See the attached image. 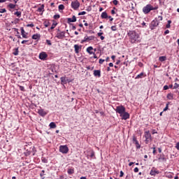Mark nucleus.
Masks as SVG:
<instances>
[{
    "label": "nucleus",
    "instance_id": "44",
    "mask_svg": "<svg viewBox=\"0 0 179 179\" xmlns=\"http://www.w3.org/2000/svg\"><path fill=\"white\" fill-rule=\"evenodd\" d=\"M27 27H34V24L33 23H31V24H28L27 25Z\"/></svg>",
    "mask_w": 179,
    "mask_h": 179
},
{
    "label": "nucleus",
    "instance_id": "16",
    "mask_svg": "<svg viewBox=\"0 0 179 179\" xmlns=\"http://www.w3.org/2000/svg\"><path fill=\"white\" fill-rule=\"evenodd\" d=\"M74 48L76 54H79V50H80L81 46L79 45H74Z\"/></svg>",
    "mask_w": 179,
    "mask_h": 179
},
{
    "label": "nucleus",
    "instance_id": "3",
    "mask_svg": "<svg viewBox=\"0 0 179 179\" xmlns=\"http://www.w3.org/2000/svg\"><path fill=\"white\" fill-rule=\"evenodd\" d=\"M115 111L116 113H117V114H120V116L122 115V114H124V112L125 111V107H124V106H117Z\"/></svg>",
    "mask_w": 179,
    "mask_h": 179
},
{
    "label": "nucleus",
    "instance_id": "59",
    "mask_svg": "<svg viewBox=\"0 0 179 179\" xmlns=\"http://www.w3.org/2000/svg\"><path fill=\"white\" fill-rule=\"evenodd\" d=\"M27 41H22L21 43H22V44H26V43H27Z\"/></svg>",
    "mask_w": 179,
    "mask_h": 179
},
{
    "label": "nucleus",
    "instance_id": "37",
    "mask_svg": "<svg viewBox=\"0 0 179 179\" xmlns=\"http://www.w3.org/2000/svg\"><path fill=\"white\" fill-rule=\"evenodd\" d=\"M86 42H87V36H85L84 37V39L82 40V41H81V43H86Z\"/></svg>",
    "mask_w": 179,
    "mask_h": 179
},
{
    "label": "nucleus",
    "instance_id": "48",
    "mask_svg": "<svg viewBox=\"0 0 179 179\" xmlns=\"http://www.w3.org/2000/svg\"><path fill=\"white\" fill-rule=\"evenodd\" d=\"M134 173H138L139 171V169L138 167H136L134 170Z\"/></svg>",
    "mask_w": 179,
    "mask_h": 179
},
{
    "label": "nucleus",
    "instance_id": "22",
    "mask_svg": "<svg viewBox=\"0 0 179 179\" xmlns=\"http://www.w3.org/2000/svg\"><path fill=\"white\" fill-rule=\"evenodd\" d=\"M49 127L51 129L57 128V124H55V122H52L50 123Z\"/></svg>",
    "mask_w": 179,
    "mask_h": 179
},
{
    "label": "nucleus",
    "instance_id": "20",
    "mask_svg": "<svg viewBox=\"0 0 179 179\" xmlns=\"http://www.w3.org/2000/svg\"><path fill=\"white\" fill-rule=\"evenodd\" d=\"M166 59H167V57L166 56H161L159 57V61H160V62H164Z\"/></svg>",
    "mask_w": 179,
    "mask_h": 179
},
{
    "label": "nucleus",
    "instance_id": "63",
    "mask_svg": "<svg viewBox=\"0 0 179 179\" xmlns=\"http://www.w3.org/2000/svg\"><path fill=\"white\" fill-rule=\"evenodd\" d=\"M111 58H112V59L114 61V59H115V55L111 56Z\"/></svg>",
    "mask_w": 179,
    "mask_h": 179
},
{
    "label": "nucleus",
    "instance_id": "56",
    "mask_svg": "<svg viewBox=\"0 0 179 179\" xmlns=\"http://www.w3.org/2000/svg\"><path fill=\"white\" fill-rule=\"evenodd\" d=\"M98 36L99 37H101V36H103V32L98 33Z\"/></svg>",
    "mask_w": 179,
    "mask_h": 179
},
{
    "label": "nucleus",
    "instance_id": "18",
    "mask_svg": "<svg viewBox=\"0 0 179 179\" xmlns=\"http://www.w3.org/2000/svg\"><path fill=\"white\" fill-rule=\"evenodd\" d=\"M40 37H41V36L40 35V34H34V35L32 36V39H33V40H40Z\"/></svg>",
    "mask_w": 179,
    "mask_h": 179
},
{
    "label": "nucleus",
    "instance_id": "50",
    "mask_svg": "<svg viewBox=\"0 0 179 179\" xmlns=\"http://www.w3.org/2000/svg\"><path fill=\"white\" fill-rule=\"evenodd\" d=\"M14 55H18L19 51L16 49L15 52H13Z\"/></svg>",
    "mask_w": 179,
    "mask_h": 179
},
{
    "label": "nucleus",
    "instance_id": "30",
    "mask_svg": "<svg viewBox=\"0 0 179 179\" xmlns=\"http://www.w3.org/2000/svg\"><path fill=\"white\" fill-rule=\"evenodd\" d=\"M43 10H44V4L39 7L37 10L38 12H43Z\"/></svg>",
    "mask_w": 179,
    "mask_h": 179
},
{
    "label": "nucleus",
    "instance_id": "31",
    "mask_svg": "<svg viewBox=\"0 0 179 179\" xmlns=\"http://www.w3.org/2000/svg\"><path fill=\"white\" fill-rule=\"evenodd\" d=\"M67 173H68V174H70V175L73 174V173H75V171L72 169H70L67 171Z\"/></svg>",
    "mask_w": 179,
    "mask_h": 179
},
{
    "label": "nucleus",
    "instance_id": "32",
    "mask_svg": "<svg viewBox=\"0 0 179 179\" xmlns=\"http://www.w3.org/2000/svg\"><path fill=\"white\" fill-rule=\"evenodd\" d=\"M65 9V6L63 4H60L59 6V10H64Z\"/></svg>",
    "mask_w": 179,
    "mask_h": 179
},
{
    "label": "nucleus",
    "instance_id": "40",
    "mask_svg": "<svg viewBox=\"0 0 179 179\" xmlns=\"http://www.w3.org/2000/svg\"><path fill=\"white\" fill-rule=\"evenodd\" d=\"M111 30L113 31H115L117 30V26H112L111 27Z\"/></svg>",
    "mask_w": 179,
    "mask_h": 179
},
{
    "label": "nucleus",
    "instance_id": "19",
    "mask_svg": "<svg viewBox=\"0 0 179 179\" xmlns=\"http://www.w3.org/2000/svg\"><path fill=\"white\" fill-rule=\"evenodd\" d=\"M101 19H107V17H108V15L106 12H103L101 15Z\"/></svg>",
    "mask_w": 179,
    "mask_h": 179
},
{
    "label": "nucleus",
    "instance_id": "1",
    "mask_svg": "<svg viewBox=\"0 0 179 179\" xmlns=\"http://www.w3.org/2000/svg\"><path fill=\"white\" fill-rule=\"evenodd\" d=\"M128 36L129 37V41L131 44H138V43H141V35L138 34L135 31H129L128 33Z\"/></svg>",
    "mask_w": 179,
    "mask_h": 179
},
{
    "label": "nucleus",
    "instance_id": "33",
    "mask_svg": "<svg viewBox=\"0 0 179 179\" xmlns=\"http://www.w3.org/2000/svg\"><path fill=\"white\" fill-rule=\"evenodd\" d=\"M171 24V20H168V24L166 25V29H170Z\"/></svg>",
    "mask_w": 179,
    "mask_h": 179
},
{
    "label": "nucleus",
    "instance_id": "34",
    "mask_svg": "<svg viewBox=\"0 0 179 179\" xmlns=\"http://www.w3.org/2000/svg\"><path fill=\"white\" fill-rule=\"evenodd\" d=\"M43 24H44L45 27H48V26H50V22L45 21Z\"/></svg>",
    "mask_w": 179,
    "mask_h": 179
},
{
    "label": "nucleus",
    "instance_id": "53",
    "mask_svg": "<svg viewBox=\"0 0 179 179\" xmlns=\"http://www.w3.org/2000/svg\"><path fill=\"white\" fill-rule=\"evenodd\" d=\"M104 61H106V60H104V59H99V64H103V62H104Z\"/></svg>",
    "mask_w": 179,
    "mask_h": 179
},
{
    "label": "nucleus",
    "instance_id": "8",
    "mask_svg": "<svg viewBox=\"0 0 179 179\" xmlns=\"http://www.w3.org/2000/svg\"><path fill=\"white\" fill-rule=\"evenodd\" d=\"M56 37L59 40H62V38H65V31L57 32Z\"/></svg>",
    "mask_w": 179,
    "mask_h": 179
},
{
    "label": "nucleus",
    "instance_id": "24",
    "mask_svg": "<svg viewBox=\"0 0 179 179\" xmlns=\"http://www.w3.org/2000/svg\"><path fill=\"white\" fill-rule=\"evenodd\" d=\"M61 84L62 85H66V78L65 77L61 78Z\"/></svg>",
    "mask_w": 179,
    "mask_h": 179
},
{
    "label": "nucleus",
    "instance_id": "49",
    "mask_svg": "<svg viewBox=\"0 0 179 179\" xmlns=\"http://www.w3.org/2000/svg\"><path fill=\"white\" fill-rule=\"evenodd\" d=\"M152 149H153V152H152L153 155H156V147H153Z\"/></svg>",
    "mask_w": 179,
    "mask_h": 179
},
{
    "label": "nucleus",
    "instance_id": "12",
    "mask_svg": "<svg viewBox=\"0 0 179 179\" xmlns=\"http://www.w3.org/2000/svg\"><path fill=\"white\" fill-rule=\"evenodd\" d=\"M159 162H167V158L164 157V155H160L159 157L158 158Z\"/></svg>",
    "mask_w": 179,
    "mask_h": 179
},
{
    "label": "nucleus",
    "instance_id": "6",
    "mask_svg": "<svg viewBox=\"0 0 179 179\" xmlns=\"http://www.w3.org/2000/svg\"><path fill=\"white\" fill-rule=\"evenodd\" d=\"M59 152H61V153L66 154L69 152V148H68V146L66 145H61L59 147Z\"/></svg>",
    "mask_w": 179,
    "mask_h": 179
},
{
    "label": "nucleus",
    "instance_id": "52",
    "mask_svg": "<svg viewBox=\"0 0 179 179\" xmlns=\"http://www.w3.org/2000/svg\"><path fill=\"white\" fill-rule=\"evenodd\" d=\"M169 110V104H166V106L164 108V111H167Z\"/></svg>",
    "mask_w": 179,
    "mask_h": 179
},
{
    "label": "nucleus",
    "instance_id": "55",
    "mask_svg": "<svg viewBox=\"0 0 179 179\" xmlns=\"http://www.w3.org/2000/svg\"><path fill=\"white\" fill-rule=\"evenodd\" d=\"M169 33H170V31L169 29H166L165 31H164V34H169Z\"/></svg>",
    "mask_w": 179,
    "mask_h": 179
},
{
    "label": "nucleus",
    "instance_id": "60",
    "mask_svg": "<svg viewBox=\"0 0 179 179\" xmlns=\"http://www.w3.org/2000/svg\"><path fill=\"white\" fill-rule=\"evenodd\" d=\"M93 54V55H94V58L96 59H97V56L96 55V53H92Z\"/></svg>",
    "mask_w": 179,
    "mask_h": 179
},
{
    "label": "nucleus",
    "instance_id": "35",
    "mask_svg": "<svg viewBox=\"0 0 179 179\" xmlns=\"http://www.w3.org/2000/svg\"><path fill=\"white\" fill-rule=\"evenodd\" d=\"M155 19H157V22H161V20H163V17L159 15Z\"/></svg>",
    "mask_w": 179,
    "mask_h": 179
},
{
    "label": "nucleus",
    "instance_id": "10",
    "mask_svg": "<svg viewBox=\"0 0 179 179\" xmlns=\"http://www.w3.org/2000/svg\"><path fill=\"white\" fill-rule=\"evenodd\" d=\"M38 114H39L41 117H45V115H47V112H45L44 109L41 108L38 110Z\"/></svg>",
    "mask_w": 179,
    "mask_h": 179
},
{
    "label": "nucleus",
    "instance_id": "21",
    "mask_svg": "<svg viewBox=\"0 0 179 179\" xmlns=\"http://www.w3.org/2000/svg\"><path fill=\"white\" fill-rule=\"evenodd\" d=\"M7 8H9V9H15V8H16V4L9 3L7 6Z\"/></svg>",
    "mask_w": 179,
    "mask_h": 179
},
{
    "label": "nucleus",
    "instance_id": "27",
    "mask_svg": "<svg viewBox=\"0 0 179 179\" xmlns=\"http://www.w3.org/2000/svg\"><path fill=\"white\" fill-rule=\"evenodd\" d=\"M14 15L17 16V17H20L22 16V12L21 11H16L14 13Z\"/></svg>",
    "mask_w": 179,
    "mask_h": 179
},
{
    "label": "nucleus",
    "instance_id": "46",
    "mask_svg": "<svg viewBox=\"0 0 179 179\" xmlns=\"http://www.w3.org/2000/svg\"><path fill=\"white\" fill-rule=\"evenodd\" d=\"M45 173V171L44 170H43L40 174L41 177H44V173Z\"/></svg>",
    "mask_w": 179,
    "mask_h": 179
},
{
    "label": "nucleus",
    "instance_id": "41",
    "mask_svg": "<svg viewBox=\"0 0 179 179\" xmlns=\"http://www.w3.org/2000/svg\"><path fill=\"white\" fill-rule=\"evenodd\" d=\"M178 87H179V85L177 83H176L174 84L173 89H178Z\"/></svg>",
    "mask_w": 179,
    "mask_h": 179
},
{
    "label": "nucleus",
    "instance_id": "57",
    "mask_svg": "<svg viewBox=\"0 0 179 179\" xmlns=\"http://www.w3.org/2000/svg\"><path fill=\"white\" fill-rule=\"evenodd\" d=\"M108 18L110 19V22H113V20H114V18H113L111 16H109Z\"/></svg>",
    "mask_w": 179,
    "mask_h": 179
},
{
    "label": "nucleus",
    "instance_id": "26",
    "mask_svg": "<svg viewBox=\"0 0 179 179\" xmlns=\"http://www.w3.org/2000/svg\"><path fill=\"white\" fill-rule=\"evenodd\" d=\"M14 31H16L17 35L16 36L17 37V38H22V36H20V33H19V29H17V28H14Z\"/></svg>",
    "mask_w": 179,
    "mask_h": 179
},
{
    "label": "nucleus",
    "instance_id": "17",
    "mask_svg": "<svg viewBox=\"0 0 179 179\" xmlns=\"http://www.w3.org/2000/svg\"><path fill=\"white\" fill-rule=\"evenodd\" d=\"M160 172L159 171H156L155 169H152L150 172V176H156V174H159Z\"/></svg>",
    "mask_w": 179,
    "mask_h": 179
},
{
    "label": "nucleus",
    "instance_id": "14",
    "mask_svg": "<svg viewBox=\"0 0 179 179\" xmlns=\"http://www.w3.org/2000/svg\"><path fill=\"white\" fill-rule=\"evenodd\" d=\"M94 76H98V78H100V76H101V71L100 70H94Z\"/></svg>",
    "mask_w": 179,
    "mask_h": 179
},
{
    "label": "nucleus",
    "instance_id": "62",
    "mask_svg": "<svg viewBox=\"0 0 179 179\" xmlns=\"http://www.w3.org/2000/svg\"><path fill=\"white\" fill-rule=\"evenodd\" d=\"M111 13H112V15H115V10H111Z\"/></svg>",
    "mask_w": 179,
    "mask_h": 179
},
{
    "label": "nucleus",
    "instance_id": "25",
    "mask_svg": "<svg viewBox=\"0 0 179 179\" xmlns=\"http://www.w3.org/2000/svg\"><path fill=\"white\" fill-rule=\"evenodd\" d=\"M145 73H141L140 74H138L135 79H142V78H143Z\"/></svg>",
    "mask_w": 179,
    "mask_h": 179
},
{
    "label": "nucleus",
    "instance_id": "36",
    "mask_svg": "<svg viewBox=\"0 0 179 179\" xmlns=\"http://www.w3.org/2000/svg\"><path fill=\"white\" fill-rule=\"evenodd\" d=\"M57 23H53L50 27L51 30L55 29V27H57Z\"/></svg>",
    "mask_w": 179,
    "mask_h": 179
},
{
    "label": "nucleus",
    "instance_id": "39",
    "mask_svg": "<svg viewBox=\"0 0 179 179\" xmlns=\"http://www.w3.org/2000/svg\"><path fill=\"white\" fill-rule=\"evenodd\" d=\"M83 15H86V12L85 11H82V12L78 13V16H82Z\"/></svg>",
    "mask_w": 179,
    "mask_h": 179
},
{
    "label": "nucleus",
    "instance_id": "38",
    "mask_svg": "<svg viewBox=\"0 0 179 179\" xmlns=\"http://www.w3.org/2000/svg\"><path fill=\"white\" fill-rule=\"evenodd\" d=\"M19 87H20V90H21V92H25L24 87L20 85Z\"/></svg>",
    "mask_w": 179,
    "mask_h": 179
},
{
    "label": "nucleus",
    "instance_id": "29",
    "mask_svg": "<svg viewBox=\"0 0 179 179\" xmlns=\"http://www.w3.org/2000/svg\"><path fill=\"white\" fill-rule=\"evenodd\" d=\"M173 97H174V95H173V94H168V95H167V98L169 100H173Z\"/></svg>",
    "mask_w": 179,
    "mask_h": 179
},
{
    "label": "nucleus",
    "instance_id": "9",
    "mask_svg": "<svg viewBox=\"0 0 179 179\" xmlns=\"http://www.w3.org/2000/svg\"><path fill=\"white\" fill-rule=\"evenodd\" d=\"M122 120H128L129 118V114L128 112L124 111L122 115H120Z\"/></svg>",
    "mask_w": 179,
    "mask_h": 179
},
{
    "label": "nucleus",
    "instance_id": "45",
    "mask_svg": "<svg viewBox=\"0 0 179 179\" xmlns=\"http://www.w3.org/2000/svg\"><path fill=\"white\" fill-rule=\"evenodd\" d=\"M46 43L48 44V45H52V43H51V41L50 40H46Z\"/></svg>",
    "mask_w": 179,
    "mask_h": 179
},
{
    "label": "nucleus",
    "instance_id": "54",
    "mask_svg": "<svg viewBox=\"0 0 179 179\" xmlns=\"http://www.w3.org/2000/svg\"><path fill=\"white\" fill-rule=\"evenodd\" d=\"M120 177H124V172L122 171H120Z\"/></svg>",
    "mask_w": 179,
    "mask_h": 179
},
{
    "label": "nucleus",
    "instance_id": "61",
    "mask_svg": "<svg viewBox=\"0 0 179 179\" xmlns=\"http://www.w3.org/2000/svg\"><path fill=\"white\" fill-rule=\"evenodd\" d=\"M94 156V152H92L91 153L90 157H93Z\"/></svg>",
    "mask_w": 179,
    "mask_h": 179
},
{
    "label": "nucleus",
    "instance_id": "43",
    "mask_svg": "<svg viewBox=\"0 0 179 179\" xmlns=\"http://www.w3.org/2000/svg\"><path fill=\"white\" fill-rule=\"evenodd\" d=\"M5 12H6V9L5 8L0 9V13H5Z\"/></svg>",
    "mask_w": 179,
    "mask_h": 179
},
{
    "label": "nucleus",
    "instance_id": "47",
    "mask_svg": "<svg viewBox=\"0 0 179 179\" xmlns=\"http://www.w3.org/2000/svg\"><path fill=\"white\" fill-rule=\"evenodd\" d=\"M113 5H118V1L117 0H113Z\"/></svg>",
    "mask_w": 179,
    "mask_h": 179
},
{
    "label": "nucleus",
    "instance_id": "7",
    "mask_svg": "<svg viewBox=\"0 0 179 179\" xmlns=\"http://www.w3.org/2000/svg\"><path fill=\"white\" fill-rule=\"evenodd\" d=\"M159 26V21H157V19H155L152 21L150 24L151 29L153 30L155 27H157Z\"/></svg>",
    "mask_w": 179,
    "mask_h": 179
},
{
    "label": "nucleus",
    "instance_id": "51",
    "mask_svg": "<svg viewBox=\"0 0 179 179\" xmlns=\"http://www.w3.org/2000/svg\"><path fill=\"white\" fill-rule=\"evenodd\" d=\"M164 90H169V85H164Z\"/></svg>",
    "mask_w": 179,
    "mask_h": 179
},
{
    "label": "nucleus",
    "instance_id": "2",
    "mask_svg": "<svg viewBox=\"0 0 179 179\" xmlns=\"http://www.w3.org/2000/svg\"><path fill=\"white\" fill-rule=\"evenodd\" d=\"M158 9L157 6L153 7L150 4H147L143 8V12L145 15H148L150 12V10H157Z\"/></svg>",
    "mask_w": 179,
    "mask_h": 179
},
{
    "label": "nucleus",
    "instance_id": "15",
    "mask_svg": "<svg viewBox=\"0 0 179 179\" xmlns=\"http://www.w3.org/2000/svg\"><path fill=\"white\" fill-rule=\"evenodd\" d=\"M67 22H68V23H73L75 22H76V17L75 15H73L72 17V18H68Z\"/></svg>",
    "mask_w": 179,
    "mask_h": 179
},
{
    "label": "nucleus",
    "instance_id": "28",
    "mask_svg": "<svg viewBox=\"0 0 179 179\" xmlns=\"http://www.w3.org/2000/svg\"><path fill=\"white\" fill-rule=\"evenodd\" d=\"M96 37L94 36H87V41H92V40H94Z\"/></svg>",
    "mask_w": 179,
    "mask_h": 179
},
{
    "label": "nucleus",
    "instance_id": "4",
    "mask_svg": "<svg viewBox=\"0 0 179 179\" xmlns=\"http://www.w3.org/2000/svg\"><path fill=\"white\" fill-rule=\"evenodd\" d=\"M79 6H80V3H79V1L76 0L71 2V8L74 9V10H78V9H79Z\"/></svg>",
    "mask_w": 179,
    "mask_h": 179
},
{
    "label": "nucleus",
    "instance_id": "42",
    "mask_svg": "<svg viewBox=\"0 0 179 179\" xmlns=\"http://www.w3.org/2000/svg\"><path fill=\"white\" fill-rule=\"evenodd\" d=\"M53 17H54V19H59V17H61V16L59 14H57V15H55Z\"/></svg>",
    "mask_w": 179,
    "mask_h": 179
},
{
    "label": "nucleus",
    "instance_id": "11",
    "mask_svg": "<svg viewBox=\"0 0 179 179\" xmlns=\"http://www.w3.org/2000/svg\"><path fill=\"white\" fill-rule=\"evenodd\" d=\"M47 57H48V55H47V53L42 52L41 53H40L39 55V59H45V58H47Z\"/></svg>",
    "mask_w": 179,
    "mask_h": 179
},
{
    "label": "nucleus",
    "instance_id": "23",
    "mask_svg": "<svg viewBox=\"0 0 179 179\" xmlns=\"http://www.w3.org/2000/svg\"><path fill=\"white\" fill-rule=\"evenodd\" d=\"M93 50V47L90 46L87 48V52H88V54H93L94 52H92V50Z\"/></svg>",
    "mask_w": 179,
    "mask_h": 179
},
{
    "label": "nucleus",
    "instance_id": "58",
    "mask_svg": "<svg viewBox=\"0 0 179 179\" xmlns=\"http://www.w3.org/2000/svg\"><path fill=\"white\" fill-rule=\"evenodd\" d=\"M176 149H178V150H179V143H178L176 144Z\"/></svg>",
    "mask_w": 179,
    "mask_h": 179
},
{
    "label": "nucleus",
    "instance_id": "5",
    "mask_svg": "<svg viewBox=\"0 0 179 179\" xmlns=\"http://www.w3.org/2000/svg\"><path fill=\"white\" fill-rule=\"evenodd\" d=\"M145 143H149L152 141V134H150V132L145 131Z\"/></svg>",
    "mask_w": 179,
    "mask_h": 179
},
{
    "label": "nucleus",
    "instance_id": "13",
    "mask_svg": "<svg viewBox=\"0 0 179 179\" xmlns=\"http://www.w3.org/2000/svg\"><path fill=\"white\" fill-rule=\"evenodd\" d=\"M20 30H21V34H22L23 38H27V33H26V31H24V29L23 27H21Z\"/></svg>",
    "mask_w": 179,
    "mask_h": 179
},
{
    "label": "nucleus",
    "instance_id": "64",
    "mask_svg": "<svg viewBox=\"0 0 179 179\" xmlns=\"http://www.w3.org/2000/svg\"><path fill=\"white\" fill-rule=\"evenodd\" d=\"M109 66L113 67V66H114V64L113 63H110Z\"/></svg>",
    "mask_w": 179,
    "mask_h": 179
}]
</instances>
